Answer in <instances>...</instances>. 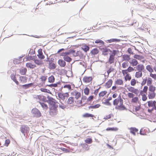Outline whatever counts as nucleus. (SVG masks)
I'll return each mask as SVG.
<instances>
[{
    "instance_id": "nucleus-51",
    "label": "nucleus",
    "mask_w": 156,
    "mask_h": 156,
    "mask_svg": "<svg viewBox=\"0 0 156 156\" xmlns=\"http://www.w3.org/2000/svg\"><path fill=\"white\" fill-rule=\"evenodd\" d=\"M117 51L115 50H113V51L109 53L110 56L114 57L115 55L116 54Z\"/></svg>"
},
{
    "instance_id": "nucleus-23",
    "label": "nucleus",
    "mask_w": 156,
    "mask_h": 156,
    "mask_svg": "<svg viewBox=\"0 0 156 156\" xmlns=\"http://www.w3.org/2000/svg\"><path fill=\"white\" fill-rule=\"evenodd\" d=\"M122 58L123 60L127 61L129 62L130 59V55H124L122 56Z\"/></svg>"
},
{
    "instance_id": "nucleus-54",
    "label": "nucleus",
    "mask_w": 156,
    "mask_h": 156,
    "mask_svg": "<svg viewBox=\"0 0 156 156\" xmlns=\"http://www.w3.org/2000/svg\"><path fill=\"white\" fill-rule=\"evenodd\" d=\"M75 96V98H76V99H78L80 97L81 93L80 92L77 91V92H76Z\"/></svg>"
},
{
    "instance_id": "nucleus-63",
    "label": "nucleus",
    "mask_w": 156,
    "mask_h": 156,
    "mask_svg": "<svg viewBox=\"0 0 156 156\" xmlns=\"http://www.w3.org/2000/svg\"><path fill=\"white\" fill-rule=\"evenodd\" d=\"M128 72H130L134 70V69L132 67L129 66L127 69Z\"/></svg>"
},
{
    "instance_id": "nucleus-6",
    "label": "nucleus",
    "mask_w": 156,
    "mask_h": 156,
    "mask_svg": "<svg viewBox=\"0 0 156 156\" xmlns=\"http://www.w3.org/2000/svg\"><path fill=\"white\" fill-rule=\"evenodd\" d=\"M92 80L93 78L92 76H84L83 78V81L85 83H88L92 81Z\"/></svg>"
},
{
    "instance_id": "nucleus-10",
    "label": "nucleus",
    "mask_w": 156,
    "mask_h": 156,
    "mask_svg": "<svg viewBox=\"0 0 156 156\" xmlns=\"http://www.w3.org/2000/svg\"><path fill=\"white\" fill-rule=\"evenodd\" d=\"M83 117L84 118H89V117H91L92 118V119H93L94 120V119L93 118V117L95 118V116L90 113H85L84 114H83Z\"/></svg>"
},
{
    "instance_id": "nucleus-47",
    "label": "nucleus",
    "mask_w": 156,
    "mask_h": 156,
    "mask_svg": "<svg viewBox=\"0 0 156 156\" xmlns=\"http://www.w3.org/2000/svg\"><path fill=\"white\" fill-rule=\"evenodd\" d=\"M119 103H120V101H119L118 99H115L113 101V105L116 106H118V104Z\"/></svg>"
},
{
    "instance_id": "nucleus-22",
    "label": "nucleus",
    "mask_w": 156,
    "mask_h": 156,
    "mask_svg": "<svg viewBox=\"0 0 156 156\" xmlns=\"http://www.w3.org/2000/svg\"><path fill=\"white\" fill-rule=\"evenodd\" d=\"M81 49L85 52H87L90 49V47L86 44H84L81 47Z\"/></svg>"
},
{
    "instance_id": "nucleus-33",
    "label": "nucleus",
    "mask_w": 156,
    "mask_h": 156,
    "mask_svg": "<svg viewBox=\"0 0 156 156\" xmlns=\"http://www.w3.org/2000/svg\"><path fill=\"white\" fill-rule=\"evenodd\" d=\"M115 84L119 85H121L123 84V80L120 79H117L115 82Z\"/></svg>"
},
{
    "instance_id": "nucleus-21",
    "label": "nucleus",
    "mask_w": 156,
    "mask_h": 156,
    "mask_svg": "<svg viewBox=\"0 0 156 156\" xmlns=\"http://www.w3.org/2000/svg\"><path fill=\"white\" fill-rule=\"evenodd\" d=\"M99 52V51L97 48H95L93 49L91 51L90 53L94 56L98 54Z\"/></svg>"
},
{
    "instance_id": "nucleus-43",
    "label": "nucleus",
    "mask_w": 156,
    "mask_h": 156,
    "mask_svg": "<svg viewBox=\"0 0 156 156\" xmlns=\"http://www.w3.org/2000/svg\"><path fill=\"white\" fill-rule=\"evenodd\" d=\"M114 57L109 56V58L108 59V62L110 64H112L114 62Z\"/></svg>"
},
{
    "instance_id": "nucleus-53",
    "label": "nucleus",
    "mask_w": 156,
    "mask_h": 156,
    "mask_svg": "<svg viewBox=\"0 0 156 156\" xmlns=\"http://www.w3.org/2000/svg\"><path fill=\"white\" fill-rule=\"evenodd\" d=\"M10 141L9 139H6L5 141L4 145L6 147H8L10 143Z\"/></svg>"
},
{
    "instance_id": "nucleus-8",
    "label": "nucleus",
    "mask_w": 156,
    "mask_h": 156,
    "mask_svg": "<svg viewBox=\"0 0 156 156\" xmlns=\"http://www.w3.org/2000/svg\"><path fill=\"white\" fill-rule=\"evenodd\" d=\"M34 83H33L23 85H21V87L24 89H27L33 86L34 85Z\"/></svg>"
},
{
    "instance_id": "nucleus-57",
    "label": "nucleus",
    "mask_w": 156,
    "mask_h": 156,
    "mask_svg": "<svg viewBox=\"0 0 156 156\" xmlns=\"http://www.w3.org/2000/svg\"><path fill=\"white\" fill-rule=\"evenodd\" d=\"M69 54L68 51L63 52L60 55L62 56H64V57L67 56L69 55Z\"/></svg>"
},
{
    "instance_id": "nucleus-35",
    "label": "nucleus",
    "mask_w": 156,
    "mask_h": 156,
    "mask_svg": "<svg viewBox=\"0 0 156 156\" xmlns=\"http://www.w3.org/2000/svg\"><path fill=\"white\" fill-rule=\"evenodd\" d=\"M146 69L151 73L153 72V70L151 65H147L146 67Z\"/></svg>"
},
{
    "instance_id": "nucleus-20",
    "label": "nucleus",
    "mask_w": 156,
    "mask_h": 156,
    "mask_svg": "<svg viewBox=\"0 0 156 156\" xmlns=\"http://www.w3.org/2000/svg\"><path fill=\"white\" fill-rule=\"evenodd\" d=\"M27 78L26 76H20V80L23 83H26L27 81Z\"/></svg>"
},
{
    "instance_id": "nucleus-36",
    "label": "nucleus",
    "mask_w": 156,
    "mask_h": 156,
    "mask_svg": "<svg viewBox=\"0 0 156 156\" xmlns=\"http://www.w3.org/2000/svg\"><path fill=\"white\" fill-rule=\"evenodd\" d=\"M34 61V62L35 63V64L39 66H41L42 65L43 63L41 61L37 59L35 60Z\"/></svg>"
},
{
    "instance_id": "nucleus-29",
    "label": "nucleus",
    "mask_w": 156,
    "mask_h": 156,
    "mask_svg": "<svg viewBox=\"0 0 156 156\" xmlns=\"http://www.w3.org/2000/svg\"><path fill=\"white\" fill-rule=\"evenodd\" d=\"M74 101V98L73 97H70L67 101V103L68 104H71Z\"/></svg>"
},
{
    "instance_id": "nucleus-38",
    "label": "nucleus",
    "mask_w": 156,
    "mask_h": 156,
    "mask_svg": "<svg viewBox=\"0 0 156 156\" xmlns=\"http://www.w3.org/2000/svg\"><path fill=\"white\" fill-rule=\"evenodd\" d=\"M63 58L64 61L69 62H70L72 60V59L68 56L64 57Z\"/></svg>"
},
{
    "instance_id": "nucleus-4",
    "label": "nucleus",
    "mask_w": 156,
    "mask_h": 156,
    "mask_svg": "<svg viewBox=\"0 0 156 156\" xmlns=\"http://www.w3.org/2000/svg\"><path fill=\"white\" fill-rule=\"evenodd\" d=\"M123 102H120L119 105L118 106H116L115 108L116 109H118L120 111L127 110V108L125 106L123 105Z\"/></svg>"
},
{
    "instance_id": "nucleus-61",
    "label": "nucleus",
    "mask_w": 156,
    "mask_h": 156,
    "mask_svg": "<svg viewBox=\"0 0 156 156\" xmlns=\"http://www.w3.org/2000/svg\"><path fill=\"white\" fill-rule=\"evenodd\" d=\"M76 52V51L73 50L72 48H70L68 51V52L69 55L71 54H74Z\"/></svg>"
},
{
    "instance_id": "nucleus-9",
    "label": "nucleus",
    "mask_w": 156,
    "mask_h": 156,
    "mask_svg": "<svg viewBox=\"0 0 156 156\" xmlns=\"http://www.w3.org/2000/svg\"><path fill=\"white\" fill-rule=\"evenodd\" d=\"M113 81L112 80L109 79L105 84V86L107 88H110L112 84Z\"/></svg>"
},
{
    "instance_id": "nucleus-26",
    "label": "nucleus",
    "mask_w": 156,
    "mask_h": 156,
    "mask_svg": "<svg viewBox=\"0 0 156 156\" xmlns=\"http://www.w3.org/2000/svg\"><path fill=\"white\" fill-rule=\"evenodd\" d=\"M47 76H41V77L40 78V79L41 80V81L43 82L42 83H41V84L42 83V84H41V85L43 84V83H44L46 80L47 79Z\"/></svg>"
},
{
    "instance_id": "nucleus-45",
    "label": "nucleus",
    "mask_w": 156,
    "mask_h": 156,
    "mask_svg": "<svg viewBox=\"0 0 156 156\" xmlns=\"http://www.w3.org/2000/svg\"><path fill=\"white\" fill-rule=\"evenodd\" d=\"M107 93V91H103L100 92L99 94V96L100 97H103Z\"/></svg>"
},
{
    "instance_id": "nucleus-25",
    "label": "nucleus",
    "mask_w": 156,
    "mask_h": 156,
    "mask_svg": "<svg viewBox=\"0 0 156 156\" xmlns=\"http://www.w3.org/2000/svg\"><path fill=\"white\" fill-rule=\"evenodd\" d=\"M56 67V66L55 63L50 62L49 63L48 68L50 69H55Z\"/></svg>"
},
{
    "instance_id": "nucleus-12",
    "label": "nucleus",
    "mask_w": 156,
    "mask_h": 156,
    "mask_svg": "<svg viewBox=\"0 0 156 156\" xmlns=\"http://www.w3.org/2000/svg\"><path fill=\"white\" fill-rule=\"evenodd\" d=\"M57 110L49 109V114L52 116L56 115L58 113Z\"/></svg>"
},
{
    "instance_id": "nucleus-7",
    "label": "nucleus",
    "mask_w": 156,
    "mask_h": 156,
    "mask_svg": "<svg viewBox=\"0 0 156 156\" xmlns=\"http://www.w3.org/2000/svg\"><path fill=\"white\" fill-rule=\"evenodd\" d=\"M120 41V39L116 38H112L105 41L107 43H111L113 42H117Z\"/></svg>"
},
{
    "instance_id": "nucleus-56",
    "label": "nucleus",
    "mask_w": 156,
    "mask_h": 156,
    "mask_svg": "<svg viewBox=\"0 0 156 156\" xmlns=\"http://www.w3.org/2000/svg\"><path fill=\"white\" fill-rule=\"evenodd\" d=\"M93 95H91L89 96L88 98L87 99L86 102L87 103H88L89 102H91L92 100L93 99Z\"/></svg>"
},
{
    "instance_id": "nucleus-49",
    "label": "nucleus",
    "mask_w": 156,
    "mask_h": 156,
    "mask_svg": "<svg viewBox=\"0 0 156 156\" xmlns=\"http://www.w3.org/2000/svg\"><path fill=\"white\" fill-rule=\"evenodd\" d=\"M152 80L151 78L150 77H148L147 80V85L148 86L151 85L152 83Z\"/></svg>"
},
{
    "instance_id": "nucleus-39",
    "label": "nucleus",
    "mask_w": 156,
    "mask_h": 156,
    "mask_svg": "<svg viewBox=\"0 0 156 156\" xmlns=\"http://www.w3.org/2000/svg\"><path fill=\"white\" fill-rule=\"evenodd\" d=\"M85 142L86 144H90L92 143L93 141L91 138H88L85 140Z\"/></svg>"
},
{
    "instance_id": "nucleus-34",
    "label": "nucleus",
    "mask_w": 156,
    "mask_h": 156,
    "mask_svg": "<svg viewBox=\"0 0 156 156\" xmlns=\"http://www.w3.org/2000/svg\"><path fill=\"white\" fill-rule=\"evenodd\" d=\"M142 76V73L140 71L136 72L135 74V77L137 78H139L140 77H141Z\"/></svg>"
},
{
    "instance_id": "nucleus-58",
    "label": "nucleus",
    "mask_w": 156,
    "mask_h": 156,
    "mask_svg": "<svg viewBox=\"0 0 156 156\" xmlns=\"http://www.w3.org/2000/svg\"><path fill=\"white\" fill-rule=\"evenodd\" d=\"M63 87L64 88H67L69 89V90H71V87L70 84H66L64 85Z\"/></svg>"
},
{
    "instance_id": "nucleus-24",
    "label": "nucleus",
    "mask_w": 156,
    "mask_h": 156,
    "mask_svg": "<svg viewBox=\"0 0 156 156\" xmlns=\"http://www.w3.org/2000/svg\"><path fill=\"white\" fill-rule=\"evenodd\" d=\"M156 96V94L154 92L150 93L149 92L148 97L149 99H153Z\"/></svg>"
},
{
    "instance_id": "nucleus-62",
    "label": "nucleus",
    "mask_w": 156,
    "mask_h": 156,
    "mask_svg": "<svg viewBox=\"0 0 156 156\" xmlns=\"http://www.w3.org/2000/svg\"><path fill=\"white\" fill-rule=\"evenodd\" d=\"M61 150L63 151H64L65 152H69L70 151V150L66 149V148H65L64 147H61L60 148Z\"/></svg>"
},
{
    "instance_id": "nucleus-11",
    "label": "nucleus",
    "mask_w": 156,
    "mask_h": 156,
    "mask_svg": "<svg viewBox=\"0 0 156 156\" xmlns=\"http://www.w3.org/2000/svg\"><path fill=\"white\" fill-rule=\"evenodd\" d=\"M83 53L80 51H77L75 54H73L74 56L76 57L77 56H79L80 58H83Z\"/></svg>"
},
{
    "instance_id": "nucleus-44",
    "label": "nucleus",
    "mask_w": 156,
    "mask_h": 156,
    "mask_svg": "<svg viewBox=\"0 0 156 156\" xmlns=\"http://www.w3.org/2000/svg\"><path fill=\"white\" fill-rule=\"evenodd\" d=\"M125 80L126 81L130 80L131 79V76L129 74H127L125 77Z\"/></svg>"
},
{
    "instance_id": "nucleus-41",
    "label": "nucleus",
    "mask_w": 156,
    "mask_h": 156,
    "mask_svg": "<svg viewBox=\"0 0 156 156\" xmlns=\"http://www.w3.org/2000/svg\"><path fill=\"white\" fill-rule=\"evenodd\" d=\"M81 146L85 150H88L89 149V147L88 145L86 143L83 144H81Z\"/></svg>"
},
{
    "instance_id": "nucleus-64",
    "label": "nucleus",
    "mask_w": 156,
    "mask_h": 156,
    "mask_svg": "<svg viewBox=\"0 0 156 156\" xmlns=\"http://www.w3.org/2000/svg\"><path fill=\"white\" fill-rule=\"evenodd\" d=\"M150 76L154 79L156 80V74H153L151 73H150Z\"/></svg>"
},
{
    "instance_id": "nucleus-27",
    "label": "nucleus",
    "mask_w": 156,
    "mask_h": 156,
    "mask_svg": "<svg viewBox=\"0 0 156 156\" xmlns=\"http://www.w3.org/2000/svg\"><path fill=\"white\" fill-rule=\"evenodd\" d=\"M19 70L20 73L22 75H25L26 74L27 71V69L26 68L20 69Z\"/></svg>"
},
{
    "instance_id": "nucleus-13",
    "label": "nucleus",
    "mask_w": 156,
    "mask_h": 156,
    "mask_svg": "<svg viewBox=\"0 0 156 156\" xmlns=\"http://www.w3.org/2000/svg\"><path fill=\"white\" fill-rule=\"evenodd\" d=\"M130 132L134 136L136 135V133L137 132L138 129L135 127H131L130 128Z\"/></svg>"
},
{
    "instance_id": "nucleus-52",
    "label": "nucleus",
    "mask_w": 156,
    "mask_h": 156,
    "mask_svg": "<svg viewBox=\"0 0 156 156\" xmlns=\"http://www.w3.org/2000/svg\"><path fill=\"white\" fill-rule=\"evenodd\" d=\"M136 82L138 83V82L137 81H136L135 79H133L131 80L130 83L131 85L132 86H134L136 84Z\"/></svg>"
},
{
    "instance_id": "nucleus-32",
    "label": "nucleus",
    "mask_w": 156,
    "mask_h": 156,
    "mask_svg": "<svg viewBox=\"0 0 156 156\" xmlns=\"http://www.w3.org/2000/svg\"><path fill=\"white\" fill-rule=\"evenodd\" d=\"M118 130V128L117 127H108L106 129L107 131H116Z\"/></svg>"
},
{
    "instance_id": "nucleus-16",
    "label": "nucleus",
    "mask_w": 156,
    "mask_h": 156,
    "mask_svg": "<svg viewBox=\"0 0 156 156\" xmlns=\"http://www.w3.org/2000/svg\"><path fill=\"white\" fill-rule=\"evenodd\" d=\"M148 106L149 107L155 106L156 105V101H152L151 100L148 101Z\"/></svg>"
},
{
    "instance_id": "nucleus-31",
    "label": "nucleus",
    "mask_w": 156,
    "mask_h": 156,
    "mask_svg": "<svg viewBox=\"0 0 156 156\" xmlns=\"http://www.w3.org/2000/svg\"><path fill=\"white\" fill-rule=\"evenodd\" d=\"M55 80V78L53 75H51L48 78V82L53 83Z\"/></svg>"
},
{
    "instance_id": "nucleus-59",
    "label": "nucleus",
    "mask_w": 156,
    "mask_h": 156,
    "mask_svg": "<svg viewBox=\"0 0 156 156\" xmlns=\"http://www.w3.org/2000/svg\"><path fill=\"white\" fill-rule=\"evenodd\" d=\"M105 102H103L102 103H104L105 105H107L109 106H111L112 105L111 103L109 101H106V100H105Z\"/></svg>"
},
{
    "instance_id": "nucleus-60",
    "label": "nucleus",
    "mask_w": 156,
    "mask_h": 156,
    "mask_svg": "<svg viewBox=\"0 0 156 156\" xmlns=\"http://www.w3.org/2000/svg\"><path fill=\"white\" fill-rule=\"evenodd\" d=\"M42 100L44 102H47V100L45 96L43 95H41L40 96Z\"/></svg>"
},
{
    "instance_id": "nucleus-15",
    "label": "nucleus",
    "mask_w": 156,
    "mask_h": 156,
    "mask_svg": "<svg viewBox=\"0 0 156 156\" xmlns=\"http://www.w3.org/2000/svg\"><path fill=\"white\" fill-rule=\"evenodd\" d=\"M129 62L133 66H136L138 64L137 61L134 58H132L131 61H129Z\"/></svg>"
},
{
    "instance_id": "nucleus-17",
    "label": "nucleus",
    "mask_w": 156,
    "mask_h": 156,
    "mask_svg": "<svg viewBox=\"0 0 156 156\" xmlns=\"http://www.w3.org/2000/svg\"><path fill=\"white\" fill-rule=\"evenodd\" d=\"M58 63L61 67H64L66 65V62L62 59H59L58 61Z\"/></svg>"
},
{
    "instance_id": "nucleus-46",
    "label": "nucleus",
    "mask_w": 156,
    "mask_h": 156,
    "mask_svg": "<svg viewBox=\"0 0 156 156\" xmlns=\"http://www.w3.org/2000/svg\"><path fill=\"white\" fill-rule=\"evenodd\" d=\"M90 92V90L87 87H86L84 89V93L87 95H89Z\"/></svg>"
},
{
    "instance_id": "nucleus-1",
    "label": "nucleus",
    "mask_w": 156,
    "mask_h": 156,
    "mask_svg": "<svg viewBox=\"0 0 156 156\" xmlns=\"http://www.w3.org/2000/svg\"><path fill=\"white\" fill-rule=\"evenodd\" d=\"M99 50L102 52V55L105 56L108 55V53L110 52H112V51L110 49L108 48L107 47L105 46L104 47L100 46L99 47Z\"/></svg>"
},
{
    "instance_id": "nucleus-3",
    "label": "nucleus",
    "mask_w": 156,
    "mask_h": 156,
    "mask_svg": "<svg viewBox=\"0 0 156 156\" xmlns=\"http://www.w3.org/2000/svg\"><path fill=\"white\" fill-rule=\"evenodd\" d=\"M20 129L21 133L25 136V133L27 134L29 132L30 128L27 126L22 125L20 127Z\"/></svg>"
},
{
    "instance_id": "nucleus-40",
    "label": "nucleus",
    "mask_w": 156,
    "mask_h": 156,
    "mask_svg": "<svg viewBox=\"0 0 156 156\" xmlns=\"http://www.w3.org/2000/svg\"><path fill=\"white\" fill-rule=\"evenodd\" d=\"M94 42L96 44H99L101 45H104L105 44V43L103 41L99 39L95 41Z\"/></svg>"
},
{
    "instance_id": "nucleus-55",
    "label": "nucleus",
    "mask_w": 156,
    "mask_h": 156,
    "mask_svg": "<svg viewBox=\"0 0 156 156\" xmlns=\"http://www.w3.org/2000/svg\"><path fill=\"white\" fill-rule=\"evenodd\" d=\"M138 99V98L137 97H135L132 98L131 101L133 103H136L137 102Z\"/></svg>"
},
{
    "instance_id": "nucleus-50",
    "label": "nucleus",
    "mask_w": 156,
    "mask_h": 156,
    "mask_svg": "<svg viewBox=\"0 0 156 156\" xmlns=\"http://www.w3.org/2000/svg\"><path fill=\"white\" fill-rule=\"evenodd\" d=\"M40 103L41 106L43 108H44L46 109H48V106L46 104L44 103L41 102H40Z\"/></svg>"
},
{
    "instance_id": "nucleus-48",
    "label": "nucleus",
    "mask_w": 156,
    "mask_h": 156,
    "mask_svg": "<svg viewBox=\"0 0 156 156\" xmlns=\"http://www.w3.org/2000/svg\"><path fill=\"white\" fill-rule=\"evenodd\" d=\"M11 78L13 80V81L17 85H19V83L17 80L16 79L14 76H11Z\"/></svg>"
},
{
    "instance_id": "nucleus-28",
    "label": "nucleus",
    "mask_w": 156,
    "mask_h": 156,
    "mask_svg": "<svg viewBox=\"0 0 156 156\" xmlns=\"http://www.w3.org/2000/svg\"><path fill=\"white\" fill-rule=\"evenodd\" d=\"M58 105L55 104L49 106V109L57 110Z\"/></svg>"
},
{
    "instance_id": "nucleus-14",
    "label": "nucleus",
    "mask_w": 156,
    "mask_h": 156,
    "mask_svg": "<svg viewBox=\"0 0 156 156\" xmlns=\"http://www.w3.org/2000/svg\"><path fill=\"white\" fill-rule=\"evenodd\" d=\"M136 68L138 71H140L142 72L143 70H145L144 66L143 65L139 64L137 66Z\"/></svg>"
},
{
    "instance_id": "nucleus-30",
    "label": "nucleus",
    "mask_w": 156,
    "mask_h": 156,
    "mask_svg": "<svg viewBox=\"0 0 156 156\" xmlns=\"http://www.w3.org/2000/svg\"><path fill=\"white\" fill-rule=\"evenodd\" d=\"M133 58L139 60L144 58V57L143 56L138 54H135L133 56Z\"/></svg>"
},
{
    "instance_id": "nucleus-19",
    "label": "nucleus",
    "mask_w": 156,
    "mask_h": 156,
    "mask_svg": "<svg viewBox=\"0 0 156 156\" xmlns=\"http://www.w3.org/2000/svg\"><path fill=\"white\" fill-rule=\"evenodd\" d=\"M61 84V83L59 81L56 83H52L49 85H47L45 87L48 86L49 87H56L58 85H60Z\"/></svg>"
},
{
    "instance_id": "nucleus-5",
    "label": "nucleus",
    "mask_w": 156,
    "mask_h": 156,
    "mask_svg": "<svg viewBox=\"0 0 156 156\" xmlns=\"http://www.w3.org/2000/svg\"><path fill=\"white\" fill-rule=\"evenodd\" d=\"M47 98L48 99L47 102L49 104V105L57 103L55 99L49 96L48 95H47Z\"/></svg>"
},
{
    "instance_id": "nucleus-37",
    "label": "nucleus",
    "mask_w": 156,
    "mask_h": 156,
    "mask_svg": "<svg viewBox=\"0 0 156 156\" xmlns=\"http://www.w3.org/2000/svg\"><path fill=\"white\" fill-rule=\"evenodd\" d=\"M40 90L42 92H45L51 94V92L49 90H48L47 89L44 88H41L40 89Z\"/></svg>"
},
{
    "instance_id": "nucleus-42",
    "label": "nucleus",
    "mask_w": 156,
    "mask_h": 156,
    "mask_svg": "<svg viewBox=\"0 0 156 156\" xmlns=\"http://www.w3.org/2000/svg\"><path fill=\"white\" fill-rule=\"evenodd\" d=\"M155 87L153 86V85H151L149 86V91L152 92H154V91L155 90Z\"/></svg>"
},
{
    "instance_id": "nucleus-2",
    "label": "nucleus",
    "mask_w": 156,
    "mask_h": 156,
    "mask_svg": "<svg viewBox=\"0 0 156 156\" xmlns=\"http://www.w3.org/2000/svg\"><path fill=\"white\" fill-rule=\"evenodd\" d=\"M31 113L34 117L39 118L41 115L40 111L37 108H33L31 111Z\"/></svg>"
},
{
    "instance_id": "nucleus-18",
    "label": "nucleus",
    "mask_w": 156,
    "mask_h": 156,
    "mask_svg": "<svg viewBox=\"0 0 156 156\" xmlns=\"http://www.w3.org/2000/svg\"><path fill=\"white\" fill-rule=\"evenodd\" d=\"M26 66L27 68H29L30 69H33L36 67V65L32 64L31 62H27L26 63Z\"/></svg>"
}]
</instances>
